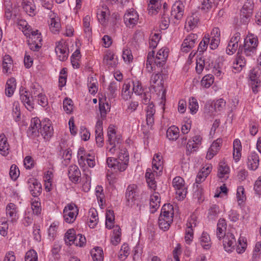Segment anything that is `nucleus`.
Instances as JSON below:
<instances>
[{
  "label": "nucleus",
  "mask_w": 261,
  "mask_h": 261,
  "mask_svg": "<svg viewBox=\"0 0 261 261\" xmlns=\"http://www.w3.org/2000/svg\"><path fill=\"white\" fill-rule=\"evenodd\" d=\"M199 105L197 99L194 97H191L189 99V109H190V113L192 114H195L198 110Z\"/></svg>",
  "instance_id": "052dcab7"
},
{
  "label": "nucleus",
  "mask_w": 261,
  "mask_h": 261,
  "mask_svg": "<svg viewBox=\"0 0 261 261\" xmlns=\"http://www.w3.org/2000/svg\"><path fill=\"white\" fill-rule=\"evenodd\" d=\"M198 36L195 34H191L189 35L184 40L181 44V50L184 52H188L195 45V42L197 39Z\"/></svg>",
  "instance_id": "6ab92c4d"
},
{
  "label": "nucleus",
  "mask_w": 261,
  "mask_h": 261,
  "mask_svg": "<svg viewBox=\"0 0 261 261\" xmlns=\"http://www.w3.org/2000/svg\"><path fill=\"white\" fill-rule=\"evenodd\" d=\"M108 141L110 145L115 144L116 142H117V144H119L121 143L120 138L116 136V131L113 126L110 125L109 127L108 130Z\"/></svg>",
  "instance_id": "ea45409f"
},
{
  "label": "nucleus",
  "mask_w": 261,
  "mask_h": 261,
  "mask_svg": "<svg viewBox=\"0 0 261 261\" xmlns=\"http://www.w3.org/2000/svg\"><path fill=\"white\" fill-rule=\"evenodd\" d=\"M7 218L12 223L17 221L19 218L18 207L13 203H10L6 207Z\"/></svg>",
  "instance_id": "f8f14e48"
},
{
  "label": "nucleus",
  "mask_w": 261,
  "mask_h": 261,
  "mask_svg": "<svg viewBox=\"0 0 261 261\" xmlns=\"http://www.w3.org/2000/svg\"><path fill=\"white\" fill-rule=\"evenodd\" d=\"M31 98H33V97H36V95H37L38 103L42 107H45L48 105L47 98L46 97L45 94L42 93H39L38 94L36 92V91L34 90H33L31 91Z\"/></svg>",
  "instance_id": "49530a36"
},
{
  "label": "nucleus",
  "mask_w": 261,
  "mask_h": 261,
  "mask_svg": "<svg viewBox=\"0 0 261 261\" xmlns=\"http://www.w3.org/2000/svg\"><path fill=\"white\" fill-rule=\"evenodd\" d=\"M29 189L34 198H38L42 192L41 184L36 179H30L29 181Z\"/></svg>",
  "instance_id": "a211bd4d"
},
{
  "label": "nucleus",
  "mask_w": 261,
  "mask_h": 261,
  "mask_svg": "<svg viewBox=\"0 0 261 261\" xmlns=\"http://www.w3.org/2000/svg\"><path fill=\"white\" fill-rule=\"evenodd\" d=\"M75 231L74 229H69L65 233L64 241L67 245H71V242L73 241L76 237Z\"/></svg>",
  "instance_id": "3c124183"
},
{
  "label": "nucleus",
  "mask_w": 261,
  "mask_h": 261,
  "mask_svg": "<svg viewBox=\"0 0 261 261\" xmlns=\"http://www.w3.org/2000/svg\"><path fill=\"white\" fill-rule=\"evenodd\" d=\"M16 80L14 77L9 79L6 85L5 93L8 97H11L16 89Z\"/></svg>",
  "instance_id": "4c0bfd02"
},
{
  "label": "nucleus",
  "mask_w": 261,
  "mask_h": 261,
  "mask_svg": "<svg viewBox=\"0 0 261 261\" xmlns=\"http://www.w3.org/2000/svg\"><path fill=\"white\" fill-rule=\"evenodd\" d=\"M99 109L101 118L103 119L106 117L108 110L110 109V106L108 103H104L101 100H99Z\"/></svg>",
  "instance_id": "338daca9"
},
{
  "label": "nucleus",
  "mask_w": 261,
  "mask_h": 261,
  "mask_svg": "<svg viewBox=\"0 0 261 261\" xmlns=\"http://www.w3.org/2000/svg\"><path fill=\"white\" fill-rule=\"evenodd\" d=\"M222 143V139L221 138H218L216 140L214 141L208 149L206 158L208 160H211L216 155L219 151Z\"/></svg>",
  "instance_id": "412c9836"
},
{
  "label": "nucleus",
  "mask_w": 261,
  "mask_h": 261,
  "mask_svg": "<svg viewBox=\"0 0 261 261\" xmlns=\"http://www.w3.org/2000/svg\"><path fill=\"white\" fill-rule=\"evenodd\" d=\"M198 243L205 250H208L212 246V241L210 235L203 231L198 239Z\"/></svg>",
  "instance_id": "7c9ffc66"
},
{
  "label": "nucleus",
  "mask_w": 261,
  "mask_h": 261,
  "mask_svg": "<svg viewBox=\"0 0 261 261\" xmlns=\"http://www.w3.org/2000/svg\"><path fill=\"white\" fill-rule=\"evenodd\" d=\"M41 125L42 122L38 118H32L29 128L28 133L30 135L38 136L39 134V130Z\"/></svg>",
  "instance_id": "cd10ccee"
},
{
  "label": "nucleus",
  "mask_w": 261,
  "mask_h": 261,
  "mask_svg": "<svg viewBox=\"0 0 261 261\" xmlns=\"http://www.w3.org/2000/svg\"><path fill=\"white\" fill-rule=\"evenodd\" d=\"M31 208L34 214L39 215L41 212V202L39 198H33L31 200Z\"/></svg>",
  "instance_id": "a18cd8bd"
},
{
  "label": "nucleus",
  "mask_w": 261,
  "mask_h": 261,
  "mask_svg": "<svg viewBox=\"0 0 261 261\" xmlns=\"http://www.w3.org/2000/svg\"><path fill=\"white\" fill-rule=\"evenodd\" d=\"M250 85L253 93H256L258 92V88L260 85V81L259 79V74L258 72L255 69H253L250 73Z\"/></svg>",
  "instance_id": "4be33fe9"
},
{
  "label": "nucleus",
  "mask_w": 261,
  "mask_h": 261,
  "mask_svg": "<svg viewBox=\"0 0 261 261\" xmlns=\"http://www.w3.org/2000/svg\"><path fill=\"white\" fill-rule=\"evenodd\" d=\"M63 108L67 114H70L72 112L73 108L72 100L70 98H65L63 102Z\"/></svg>",
  "instance_id": "0e129e2a"
},
{
  "label": "nucleus",
  "mask_w": 261,
  "mask_h": 261,
  "mask_svg": "<svg viewBox=\"0 0 261 261\" xmlns=\"http://www.w3.org/2000/svg\"><path fill=\"white\" fill-rule=\"evenodd\" d=\"M242 52L243 48L240 46L232 66L237 71H241L246 64V60L244 56L242 55Z\"/></svg>",
  "instance_id": "aec40b11"
},
{
  "label": "nucleus",
  "mask_w": 261,
  "mask_h": 261,
  "mask_svg": "<svg viewBox=\"0 0 261 261\" xmlns=\"http://www.w3.org/2000/svg\"><path fill=\"white\" fill-rule=\"evenodd\" d=\"M86 243V240L84 236L81 234H78L76 236L75 239L71 242V245H74L76 246L83 247Z\"/></svg>",
  "instance_id": "774afa93"
},
{
  "label": "nucleus",
  "mask_w": 261,
  "mask_h": 261,
  "mask_svg": "<svg viewBox=\"0 0 261 261\" xmlns=\"http://www.w3.org/2000/svg\"><path fill=\"white\" fill-rule=\"evenodd\" d=\"M254 7L253 0H246L243 6L242 10V19L243 21L247 22L252 15V10Z\"/></svg>",
  "instance_id": "9d476101"
},
{
  "label": "nucleus",
  "mask_w": 261,
  "mask_h": 261,
  "mask_svg": "<svg viewBox=\"0 0 261 261\" xmlns=\"http://www.w3.org/2000/svg\"><path fill=\"white\" fill-rule=\"evenodd\" d=\"M55 52L58 59L60 61H66L69 55V49L67 43L63 40L56 42Z\"/></svg>",
  "instance_id": "6e6552de"
},
{
  "label": "nucleus",
  "mask_w": 261,
  "mask_h": 261,
  "mask_svg": "<svg viewBox=\"0 0 261 261\" xmlns=\"http://www.w3.org/2000/svg\"><path fill=\"white\" fill-rule=\"evenodd\" d=\"M173 207L170 204H165L161 210L159 217V226L165 231L169 229L170 224L173 222Z\"/></svg>",
  "instance_id": "f03ea898"
},
{
  "label": "nucleus",
  "mask_w": 261,
  "mask_h": 261,
  "mask_svg": "<svg viewBox=\"0 0 261 261\" xmlns=\"http://www.w3.org/2000/svg\"><path fill=\"white\" fill-rule=\"evenodd\" d=\"M68 177L74 183L79 182L81 179V173L79 167L75 165H71L68 169Z\"/></svg>",
  "instance_id": "b1692460"
},
{
  "label": "nucleus",
  "mask_w": 261,
  "mask_h": 261,
  "mask_svg": "<svg viewBox=\"0 0 261 261\" xmlns=\"http://www.w3.org/2000/svg\"><path fill=\"white\" fill-rule=\"evenodd\" d=\"M103 62L108 68H115L118 63V57L113 52L108 51L103 57Z\"/></svg>",
  "instance_id": "dca6fc26"
},
{
  "label": "nucleus",
  "mask_w": 261,
  "mask_h": 261,
  "mask_svg": "<svg viewBox=\"0 0 261 261\" xmlns=\"http://www.w3.org/2000/svg\"><path fill=\"white\" fill-rule=\"evenodd\" d=\"M202 137L200 135H195L191 137L186 145V152L187 155L197 151L202 144Z\"/></svg>",
  "instance_id": "39448f33"
},
{
  "label": "nucleus",
  "mask_w": 261,
  "mask_h": 261,
  "mask_svg": "<svg viewBox=\"0 0 261 261\" xmlns=\"http://www.w3.org/2000/svg\"><path fill=\"white\" fill-rule=\"evenodd\" d=\"M197 217L195 215H192L188 219L186 224L185 240L186 242L190 244L194 238L193 228L197 226Z\"/></svg>",
  "instance_id": "423d86ee"
},
{
  "label": "nucleus",
  "mask_w": 261,
  "mask_h": 261,
  "mask_svg": "<svg viewBox=\"0 0 261 261\" xmlns=\"http://www.w3.org/2000/svg\"><path fill=\"white\" fill-rule=\"evenodd\" d=\"M20 99L28 110L31 112L34 108V103L30 97V93L23 88L19 90Z\"/></svg>",
  "instance_id": "4468645a"
},
{
  "label": "nucleus",
  "mask_w": 261,
  "mask_h": 261,
  "mask_svg": "<svg viewBox=\"0 0 261 261\" xmlns=\"http://www.w3.org/2000/svg\"><path fill=\"white\" fill-rule=\"evenodd\" d=\"M214 77L211 74H208L203 77L201 81V85L205 88H209L214 83Z\"/></svg>",
  "instance_id": "13d9d810"
},
{
  "label": "nucleus",
  "mask_w": 261,
  "mask_h": 261,
  "mask_svg": "<svg viewBox=\"0 0 261 261\" xmlns=\"http://www.w3.org/2000/svg\"><path fill=\"white\" fill-rule=\"evenodd\" d=\"M258 39L254 34H249L244 39L243 52L246 56H252L256 51Z\"/></svg>",
  "instance_id": "7ed1b4c3"
},
{
  "label": "nucleus",
  "mask_w": 261,
  "mask_h": 261,
  "mask_svg": "<svg viewBox=\"0 0 261 261\" xmlns=\"http://www.w3.org/2000/svg\"><path fill=\"white\" fill-rule=\"evenodd\" d=\"M155 172L152 171L151 169H147L145 173V177L146 182L148 187L153 190H155L156 188V182L155 180L154 174Z\"/></svg>",
  "instance_id": "473e14b6"
},
{
  "label": "nucleus",
  "mask_w": 261,
  "mask_h": 261,
  "mask_svg": "<svg viewBox=\"0 0 261 261\" xmlns=\"http://www.w3.org/2000/svg\"><path fill=\"white\" fill-rule=\"evenodd\" d=\"M115 216L112 210H108L106 214V226L108 229H111L114 225Z\"/></svg>",
  "instance_id": "8fccbe9b"
},
{
  "label": "nucleus",
  "mask_w": 261,
  "mask_h": 261,
  "mask_svg": "<svg viewBox=\"0 0 261 261\" xmlns=\"http://www.w3.org/2000/svg\"><path fill=\"white\" fill-rule=\"evenodd\" d=\"M8 220L5 217L0 218V234L5 237L8 234Z\"/></svg>",
  "instance_id": "680f3d73"
},
{
  "label": "nucleus",
  "mask_w": 261,
  "mask_h": 261,
  "mask_svg": "<svg viewBox=\"0 0 261 261\" xmlns=\"http://www.w3.org/2000/svg\"><path fill=\"white\" fill-rule=\"evenodd\" d=\"M12 59L9 55H5L3 58V70L4 73H7L12 65Z\"/></svg>",
  "instance_id": "e2e57ef3"
},
{
  "label": "nucleus",
  "mask_w": 261,
  "mask_h": 261,
  "mask_svg": "<svg viewBox=\"0 0 261 261\" xmlns=\"http://www.w3.org/2000/svg\"><path fill=\"white\" fill-rule=\"evenodd\" d=\"M222 239L224 249L228 252H231L236 245V240L234 235L231 232H227Z\"/></svg>",
  "instance_id": "9b49d317"
},
{
  "label": "nucleus",
  "mask_w": 261,
  "mask_h": 261,
  "mask_svg": "<svg viewBox=\"0 0 261 261\" xmlns=\"http://www.w3.org/2000/svg\"><path fill=\"white\" fill-rule=\"evenodd\" d=\"M125 195L128 202H133L138 196L137 185L133 184L128 186Z\"/></svg>",
  "instance_id": "c9c22d12"
},
{
  "label": "nucleus",
  "mask_w": 261,
  "mask_h": 261,
  "mask_svg": "<svg viewBox=\"0 0 261 261\" xmlns=\"http://www.w3.org/2000/svg\"><path fill=\"white\" fill-rule=\"evenodd\" d=\"M10 145L8 139L4 134L0 135V153L4 156H7L9 153Z\"/></svg>",
  "instance_id": "c756f323"
},
{
  "label": "nucleus",
  "mask_w": 261,
  "mask_h": 261,
  "mask_svg": "<svg viewBox=\"0 0 261 261\" xmlns=\"http://www.w3.org/2000/svg\"><path fill=\"white\" fill-rule=\"evenodd\" d=\"M88 87L89 92L92 94H95L98 90L97 82L96 79L93 77L89 78Z\"/></svg>",
  "instance_id": "bf43d9fd"
},
{
  "label": "nucleus",
  "mask_w": 261,
  "mask_h": 261,
  "mask_svg": "<svg viewBox=\"0 0 261 261\" xmlns=\"http://www.w3.org/2000/svg\"><path fill=\"white\" fill-rule=\"evenodd\" d=\"M79 210L74 203L67 204L63 210V217L64 220L68 223H73L78 214Z\"/></svg>",
  "instance_id": "0eeeda50"
},
{
  "label": "nucleus",
  "mask_w": 261,
  "mask_h": 261,
  "mask_svg": "<svg viewBox=\"0 0 261 261\" xmlns=\"http://www.w3.org/2000/svg\"><path fill=\"white\" fill-rule=\"evenodd\" d=\"M121 229L119 226H116L113 230V236L111 237V243L114 245H117L120 241Z\"/></svg>",
  "instance_id": "864d4df0"
},
{
  "label": "nucleus",
  "mask_w": 261,
  "mask_h": 261,
  "mask_svg": "<svg viewBox=\"0 0 261 261\" xmlns=\"http://www.w3.org/2000/svg\"><path fill=\"white\" fill-rule=\"evenodd\" d=\"M184 5L182 2L177 1L173 5L171 16L177 20L180 19L184 15Z\"/></svg>",
  "instance_id": "5701e85b"
},
{
  "label": "nucleus",
  "mask_w": 261,
  "mask_h": 261,
  "mask_svg": "<svg viewBox=\"0 0 261 261\" xmlns=\"http://www.w3.org/2000/svg\"><path fill=\"white\" fill-rule=\"evenodd\" d=\"M172 186L176 191V198L179 200L184 199L187 193L184 179L180 176H176L172 180Z\"/></svg>",
  "instance_id": "20e7f679"
},
{
  "label": "nucleus",
  "mask_w": 261,
  "mask_h": 261,
  "mask_svg": "<svg viewBox=\"0 0 261 261\" xmlns=\"http://www.w3.org/2000/svg\"><path fill=\"white\" fill-rule=\"evenodd\" d=\"M210 41V37L209 35H205L198 45V51L202 53L205 51L207 48L208 45L209 44Z\"/></svg>",
  "instance_id": "603ef678"
},
{
  "label": "nucleus",
  "mask_w": 261,
  "mask_h": 261,
  "mask_svg": "<svg viewBox=\"0 0 261 261\" xmlns=\"http://www.w3.org/2000/svg\"><path fill=\"white\" fill-rule=\"evenodd\" d=\"M91 255L93 261H102L103 251L100 247H96L91 251Z\"/></svg>",
  "instance_id": "09e8293b"
},
{
  "label": "nucleus",
  "mask_w": 261,
  "mask_h": 261,
  "mask_svg": "<svg viewBox=\"0 0 261 261\" xmlns=\"http://www.w3.org/2000/svg\"><path fill=\"white\" fill-rule=\"evenodd\" d=\"M213 61L210 59H204L202 57H199L196 60L195 69L196 72L198 74H200L202 72L204 68H205L206 70H208L213 67Z\"/></svg>",
  "instance_id": "ddd939ff"
},
{
  "label": "nucleus",
  "mask_w": 261,
  "mask_h": 261,
  "mask_svg": "<svg viewBox=\"0 0 261 261\" xmlns=\"http://www.w3.org/2000/svg\"><path fill=\"white\" fill-rule=\"evenodd\" d=\"M259 156L255 151H252L248 156L247 166L251 170H255L259 165Z\"/></svg>",
  "instance_id": "bb28decb"
},
{
  "label": "nucleus",
  "mask_w": 261,
  "mask_h": 261,
  "mask_svg": "<svg viewBox=\"0 0 261 261\" xmlns=\"http://www.w3.org/2000/svg\"><path fill=\"white\" fill-rule=\"evenodd\" d=\"M110 14L108 8L107 6L99 8L97 11V17L99 22L103 25L107 22V18Z\"/></svg>",
  "instance_id": "c85d7f7f"
},
{
  "label": "nucleus",
  "mask_w": 261,
  "mask_h": 261,
  "mask_svg": "<svg viewBox=\"0 0 261 261\" xmlns=\"http://www.w3.org/2000/svg\"><path fill=\"white\" fill-rule=\"evenodd\" d=\"M167 59L165 57L159 58L154 57V52H149L147 57L146 70L148 72H163Z\"/></svg>",
  "instance_id": "f257e3e1"
},
{
  "label": "nucleus",
  "mask_w": 261,
  "mask_h": 261,
  "mask_svg": "<svg viewBox=\"0 0 261 261\" xmlns=\"http://www.w3.org/2000/svg\"><path fill=\"white\" fill-rule=\"evenodd\" d=\"M162 155L160 154H155L153 158L152 165V170L154 172L158 174L157 171L159 173L162 171L163 170V161H162Z\"/></svg>",
  "instance_id": "f704fd0d"
},
{
  "label": "nucleus",
  "mask_w": 261,
  "mask_h": 261,
  "mask_svg": "<svg viewBox=\"0 0 261 261\" xmlns=\"http://www.w3.org/2000/svg\"><path fill=\"white\" fill-rule=\"evenodd\" d=\"M39 133L45 139H48L52 136L53 128L49 120H45L42 121V125L40 126Z\"/></svg>",
  "instance_id": "f3484780"
},
{
  "label": "nucleus",
  "mask_w": 261,
  "mask_h": 261,
  "mask_svg": "<svg viewBox=\"0 0 261 261\" xmlns=\"http://www.w3.org/2000/svg\"><path fill=\"white\" fill-rule=\"evenodd\" d=\"M146 121L147 125L151 127L154 122V115L155 113V109L153 103H149L145 109Z\"/></svg>",
  "instance_id": "a878e982"
},
{
  "label": "nucleus",
  "mask_w": 261,
  "mask_h": 261,
  "mask_svg": "<svg viewBox=\"0 0 261 261\" xmlns=\"http://www.w3.org/2000/svg\"><path fill=\"white\" fill-rule=\"evenodd\" d=\"M48 16L49 29L53 33H56L59 32L61 27L60 19L57 14L51 11L48 13Z\"/></svg>",
  "instance_id": "2eb2a0df"
},
{
  "label": "nucleus",
  "mask_w": 261,
  "mask_h": 261,
  "mask_svg": "<svg viewBox=\"0 0 261 261\" xmlns=\"http://www.w3.org/2000/svg\"><path fill=\"white\" fill-rule=\"evenodd\" d=\"M139 21V15L134 9H128L124 15V21L129 28H133Z\"/></svg>",
  "instance_id": "1a4fd4ad"
},
{
  "label": "nucleus",
  "mask_w": 261,
  "mask_h": 261,
  "mask_svg": "<svg viewBox=\"0 0 261 261\" xmlns=\"http://www.w3.org/2000/svg\"><path fill=\"white\" fill-rule=\"evenodd\" d=\"M88 157V153L83 147H80L77 151L78 163L80 167H84L86 165V159Z\"/></svg>",
  "instance_id": "de8ad7c7"
},
{
  "label": "nucleus",
  "mask_w": 261,
  "mask_h": 261,
  "mask_svg": "<svg viewBox=\"0 0 261 261\" xmlns=\"http://www.w3.org/2000/svg\"><path fill=\"white\" fill-rule=\"evenodd\" d=\"M229 172V167L224 160H221L219 163L218 176L219 178H227V175Z\"/></svg>",
  "instance_id": "e433bc0d"
},
{
  "label": "nucleus",
  "mask_w": 261,
  "mask_h": 261,
  "mask_svg": "<svg viewBox=\"0 0 261 261\" xmlns=\"http://www.w3.org/2000/svg\"><path fill=\"white\" fill-rule=\"evenodd\" d=\"M161 38V35L160 33H152L150 36L149 44L150 48H155Z\"/></svg>",
  "instance_id": "6e6d98bb"
},
{
  "label": "nucleus",
  "mask_w": 261,
  "mask_h": 261,
  "mask_svg": "<svg viewBox=\"0 0 261 261\" xmlns=\"http://www.w3.org/2000/svg\"><path fill=\"white\" fill-rule=\"evenodd\" d=\"M18 25L19 26V29L21 30L25 36H28V35L30 34L32 29L31 26L28 25L26 21L20 20L18 22Z\"/></svg>",
  "instance_id": "4d7b16f0"
},
{
  "label": "nucleus",
  "mask_w": 261,
  "mask_h": 261,
  "mask_svg": "<svg viewBox=\"0 0 261 261\" xmlns=\"http://www.w3.org/2000/svg\"><path fill=\"white\" fill-rule=\"evenodd\" d=\"M130 87L131 85L130 82H125L123 85L121 95L122 98L125 101L130 99L133 94V92H131L130 90Z\"/></svg>",
  "instance_id": "79ce46f5"
},
{
  "label": "nucleus",
  "mask_w": 261,
  "mask_h": 261,
  "mask_svg": "<svg viewBox=\"0 0 261 261\" xmlns=\"http://www.w3.org/2000/svg\"><path fill=\"white\" fill-rule=\"evenodd\" d=\"M179 128L175 125H172L167 130V137L172 141L176 140L179 137Z\"/></svg>",
  "instance_id": "37998d69"
},
{
  "label": "nucleus",
  "mask_w": 261,
  "mask_h": 261,
  "mask_svg": "<svg viewBox=\"0 0 261 261\" xmlns=\"http://www.w3.org/2000/svg\"><path fill=\"white\" fill-rule=\"evenodd\" d=\"M120 87V85L118 82L111 81L108 86V95L109 98H114L117 95V92Z\"/></svg>",
  "instance_id": "a19ab883"
},
{
  "label": "nucleus",
  "mask_w": 261,
  "mask_h": 261,
  "mask_svg": "<svg viewBox=\"0 0 261 261\" xmlns=\"http://www.w3.org/2000/svg\"><path fill=\"white\" fill-rule=\"evenodd\" d=\"M23 9L30 16L35 15V6L33 0H23L22 3Z\"/></svg>",
  "instance_id": "58836bf2"
},
{
  "label": "nucleus",
  "mask_w": 261,
  "mask_h": 261,
  "mask_svg": "<svg viewBox=\"0 0 261 261\" xmlns=\"http://www.w3.org/2000/svg\"><path fill=\"white\" fill-rule=\"evenodd\" d=\"M98 222V213L94 208H91L89 211L88 224L91 228H94Z\"/></svg>",
  "instance_id": "72a5a7b5"
},
{
  "label": "nucleus",
  "mask_w": 261,
  "mask_h": 261,
  "mask_svg": "<svg viewBox=\"0 0 261 261\" xmlns=\"http://www.w3.org/2000/svg\"><path fill=\"white\" fill-rule=\"evenodd\" d=\"M27 37H29L28 39H32L34 42L42 45V36L38 30H32L30 34L28 35Z\"/></svg>",
  "instance_id": "5fc2aeb1"
},
{
  "label": "nucleus",
  "mask_w": 261,
  "mask_h": 261,
  "mask_svg": "<svg viewBox=\"0 0 261 261\" xmlns=\"http://www.w3.org/2000/svg\"><path fill=\"white\" fill-rule=\"evenodd\" d=\"M160 197L158 192H154L150 196V210L151 213H154L160 207Z\"/></svg>",
  "instance_id": "2f4dec72"
},
{
  "label": "nucleus",
  "mask_w": 261,
  "mask_h": 261,
  "mask_svg": "<svg viewBox=\"0 0 261 261\" xmlns=\"http://www.w3.org/2000/svg\"><path fill=\"white\" fill-rule=\"evenodd\" d=\"M247 247L246 239L243 237H240L238 240V245L237 247V252L241 254L245 252Z\"/></svg>",
  "instance_id": "69168bd1"
},
{
  "label": "nucleus",
  "mask_w": 261,
  "mask_h": 261,
  "mask_svg": "<svg viewBox=\"0 0 261 261\" xmlns=\"http://www.w3.org/2000/svg\"><path fill=\"white\" fill-rule=\"evenodd\" d=\"M131 86L133 87V92L135 94L142 95L144 92V90L143 89L142 84L140 81L137 80V79H133L131 80L130 83Z\"/></svg>",
  "instance_id": "c03bdc74"
},
{
  "label": "nucleus",
  "mask_w": 261,
  "mask_h": 261,
  "mask_svg": "<svg viewBox=\"0 0 261 261\" xmlns=\"http://www.w3.org/2000/svg\"><path fill=\"white\" fill-rule=\"evenodd\" d=\"M107 164L109 168L115 171H123L126 169L125 164H120V162L117 159L112 157L108 158Z\"/></svg>",
  "instance_id": "393cba45"
}]
</instances>
